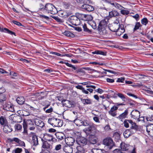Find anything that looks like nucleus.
I'll return each mask as SVG.
<instances>
[{
  "label": "nucleus",
  "instance_id": "72a5a7b5",
  "mask_svg": "<svg viewBox=\"0 0 153 153\" xmlns=\"http://www.w3.org/2000/svg\"><path fill=\"white\" fill-rule=\"evenodd\" d=\"M119 15V13L115 10H113L109 12V16L111 17L118 16Z\"/></svg>",
  "mask_w": 153,
  "mask_h": 153
},
{
  "label": "nucleus",
  "instance_id": "1a4fd4ad",
  "mask_svg": "<svg viewBox=\"0 0 153 153\" xmlns=\"http://www.w3.org/2000/svg\"><path fill=\"white\" fill-rule=\"evenodd\" d=\"M76 142L80 146H83L86 145L87 143V139L83 137H80L77 138Z\"/></svg>",
  "mask_w": 153,
  "mask_h": 153
},
{
  "label": "nucleus",
  "instance_id": "f3484780",
  "mask_svg": "<svg viewBox=\"0 0 153 153\" xmlns=\"http://www.w3.org/2000/svg\"><path fill=\"white\" fill-rule=\"evenodd\" d=\"M3 131L6 133H8L12 131V129L10 125L5 124L3 128Z\"/></svg>",
  "mask_w": 153,
  "mask_h": 153
},
{
  "label": "nucleus",
  "instance_id": "6e6d98bb",
  "mask_svg": "<svg viewBox=\"0 0 153 153\" xmlns=\"http://www.w3.org/2000/svg\"><path fill=\"white\" fill-rule=\"evenodd\" d=\"M25 105L26 106V107L28 109H30V110L33 111H34L35 109V108L33 106H32L27 104H25Z\"/></svg>",
  "mask_w": 153,
  "mask_h": 153
},
{
  "label": "nucleus",
  "instance_id": "ddd939ff",
  "mask_svg": "<svg viewBox=\"0 0 153 153\" xmlns=\"http://www.w3.org/2000/svg\"><path fill=\"white\" fill-rule=\"evenodd\" d=\"M81 7L83 10L88 11H92L94 10V7L88 4H84L81 6Z\"/></svg>",
  "mask_w": 153,
  "mask_h": 153
},
{
  "label": "nucleus",
  "instance_id": "dca6fc26",
  "mask_svg": "<svg viewBox=\"0 0 153 153\" xmlns=\"http://www.w3.org/2000/svg\"><path fill=\"white\" fill-rule=\"evenodd\" d=\"M62 103L64 106L68 108H71L74 106L73 102L68 100H64L62 102Z\"/></svg>",
  "mask_w": 153,
  "mask_h": 153
},
{
  "label": "nucleus",
  "instance_id": "49530a36",
  "mask_svg": "<svg viewBox=\"0 0 153 153\" xmlns=\"http://www.w3.org/2000/svg\"><path fill=\"white\" fill-rule=\"evenodd\" d=\"M20 119V117L18 115H15L13 122L18 123L19 122V120Z\"/></svg>",
  "mask_w": 153,
  "mask_h": 153
},
{
  "label": "nucleus",
  "instance_id": "c756f323",
  "mask_svg": "<svg viewBox=\"0 0 153 153\" xmlns=\"http://www.w3.org/2000/svg\"><path fill=\"white\" fill-rule=\"evenodd\" d=\"M17 102L20 105H22L24 104L25 100L24 97L22 96L18 97L16 99Z\"/></svg>",
  "mask_w": 153,
  "mask_h": 153
},
{
  "label": "nucleus",
  "instance_id": "8fccbe9b",
  "mask_svg": "<svg viewBox=\"0 0 153 153\" xmlns=\"http://www.w3.org/2000/svg\"><path fill=\"white\" fill-rule=\"evenodd\" d=\"M22 125L19 124H16L15 126V128L16 130H20L22 129Z\"/></svg>",
  "mask_w": 153,
  "mask_h": 153
},
{
  "label": "nucleus",
  "instance_id": "e433bc0d",
  "mask_svg": "<svg viewBox=\"0 0 153 153\" xmlns=\"http://www.w3.org/2000/svg\"><path fill=\"white\" fill-rule=\"evenodd\" d=\"M81 100L83 103L84 105L90 104L92 103L91 100L89 99H83L81 98Z\"/></svg>",
  "mask_w": 153,
  "mask_h": 153
},
{
  "label": "nucleus",
  "instance_id": "58836bf2",
  "mask_svg": "<svg viewBox=\"0 0 153 153\" xmlns=\"http://www.w3.org/2000/svg\"><path fill=\"white\" fill-rule=\"evenodd\" d=\"M62 33L64 35L68 37H74V35L73 33L68 31H65Z\"/></svg>",
  "mask_w": 153,
  "mask_h": 153
},
{
  "label": "nucleus",
  "instance_id": "7ed1b4c3",
  "mask_svg": "<svg viewBox=\"0 0 153 153\" xmlns=\"http://www.w3.org/2000/svg\"><path fill=\"white\" fill-rule=\"evenodd\" d=\"M45 9L48 13L55 15L57 13V10L54 5L51 4H47L45 6Z\"/></svg>",
  "mask_w": 153,
  "mask_h": 153
},
{
  "label": "nucleus",
  "instance_id": "6ab92c4d",
  "mask_svg": "<svg viewBox=\"0 0 153 153\" xmlns=\"http://www.w3.org/2000/svg\"><path fill=\"white\" fill-rule=\"evenodd\" d=\"M44 138L45 140L49 141H54L55 139L53 137L52 135L46 134L45 135Z\"/></svg>",
  "mask_w": 153,
  "mask_h": 153
},
{
  "label": "nucleus",
  "instance_id": "3c124183",
  "mask_svg": "<svg viewBox=\"0 0 153 153\" xmlns=\"http://www.w3.org/2000/svg\"><path fill=\"white\" fill-rule=\"evenodd\" d=\"M131 120H125L123 122L124 126L126 128H128L129 127V121Z\"/></svg>",
  "mask_w": 153,
  "mask_h": 153
},
{
  "label": "nucleus",
  "instance_id": "b1692460",
  "mask_svg": "<svg viewBox=\"0 0 153 153\" xmlns=\"http://www.w3.org/2000/svg\"><path fill=\"white\" fill-rule=\"evenodd\" d=\"M152 124H149L147 125L146 126V131L150 135H151V134L152 133L153 131V126Z\"/></svg>",
  "mask_w": 153,
  "mask_h": 153
},
{
  "label": "nucleus",
  "instance_id": "603ef678",
  "mask_svg": "<svg viewBox=\"0 0 153 153\" xmlns=\"http://www.w3.org/2000/svg\"><path fill=\"white\" fill-rule=\"evenodd\" d=\"M141 26V25L139 22H137L134 29V31L139 29V27Z\"/></svg>",
  "mask_w": 153,
  "mask_h": 153
},
{
  "label": "nucleus",
  "instance_id": "c03bdc74",
  "mask_svg": "<svg viewBox=\"0 0 153 153\" xmlns=\"http://www.w3.org/2000/svg\"><path fill=\"white\" fill-rule=\"evenodd\" d=\"M6 98L5 96L2 94H0V102H2L3 101L6 100Z\"/></svg>",
  "mask_w": 153,
  "mask_h": 153
},
{
  "label": "nucleus",
  "instance_id": "79ce46f5",
  "mask_svg": "<svg viewBox=\"0 0 153 153\" xmlns=\"http://www.w3.org/2000/svg\"><path fill=\"white\" fill-rule=\"evenodd\" d=\"M82 26L83 28V30L84 31L88 32L89 33L91 32V31L88 29L86 24L84 23V24H82Z\"/></svg>",
  "mask_w": 153,
  "mask_h": 153
},
{
  "label": "nucleus",
  "instance_id": "7c9ffc66",
  "mask_svg": "<svg viewBox=\"0 0 153 153\" xmlns=\"http://www.w3.org/2000/svg\"><path fill=\"white\" fill-rule=\"evenodd\" d=\"M128 111L127 110H126L125 111L120 114L117 117L118 118L122 120L123 119L125 118L128 115Z\"/></svg>",
  "mask_w": 153,
  "mask_h": 153
},
{
  "label": "nucleus",
  "instance_id": "0eeeda50",
  "mask_svg": "<svg viewBox=\"0 0 153 153\" xmlns=\"http://www.w3.org/2000/svg\"><path fill=\"white\" fill-rule=\"evenodd\" d=\"M103 1L105 2L110 4L114 6L116 8L119 10H122L123 8H124L122 6L114 1L108 0H103Z\"/></svg>",
  "mask_w": 153,
  "mask_h": 153
},
{
  "label": "nucleus",
  "instance_id": "680f3d73",
  "mask_svg": "<svg viewBox=\"0 0 153 153\" xmlns=\"http://www.w3.org/2000/svg\"><path fill=\"white\" fill-rule=\"evenodd\" d=\"M10 75L11 76V77L13 78H15V77L17 76L16 74L13 71L10 72Z\"/></svg>",
  "mask_w": 153,
  "mask_h": 153
},
{
  "label": "nucleus",
  "instance_id": "aec40b11",
  "mask_svg": "<svg viewBox=\"0 0 153 153\" xmlns=\"http://www.w3.org/2000/svg\"><path fill=\"white\" fill-rule=\"evenodd\" d=\"M27 128L31 131L33 130L35 128V125L31 120H28Z\"/></svg>",
  "mask_w": 153,
  "mask_h": 153
},
{
  "label": "nucleus",
  "instance_id": "e2e57ef3",
  "mask_svg": "<svg viewBox=\"0 0 153 153\" xmlns=\"http://www.w3.org/2000/svg\"><path fill=\"white\" fill-rule=\"evenodd\" d=\"M91 27L94 29H95L97 28V25L96 23L93 22H92L91 23Z\"/></svg>",
  "mask_w": 153,
  "mask_h": 153
},
{
  "label": "nucleus",
  "instance_id": "5701e85b",
  "mask_svg": "<svg viewBox=\"0 0 153 153\" xmlns=\"http://www.w3.org/2000/svg\"><path fill=\"white\" fill-rule=\"evenodd\" d=\"M13 141L19 144V145L24 147L25 146V143L20 140L18 138L16 137L13 138Z\"/></svg>",
  "mask_w": 153,
  "mask_h": 153
},
{
  "label": "nucleus",
  "instance_id": "4d7b16f0",
  "mask_svg": "<svg viewBox=\"0 0 153 153\" xmlns=\"http://www.w3.org/2000/svg\"><path fill=\"white\" fill-rule=\"evenodd\" d=\"M121 13L123 15H128L129 13V11L127 10H123V9L120 11Z\"/></svg>",
  "mask_w": 153,
  "mask_h": 153
},
{
  "label": "nucleus",
  "instance_id": "0e129e2a",
  "mask_svg": "<svg viewBox=\"0 0 153 153\" xmlns=\"http://www.w3.org/2000/svg\"><path fill=\"white\" fill-rule=\"evenodd\" d=\"M12 22L14 24L17 25L18 26H21L22 25V24L20 22L16 21L13 20L12 21Z\"/></svg>",
  "mask_w": 153,
  "mask_h": 153
},
{
  "label": "nucleus",
  "instance_id": "052dcab7",
  "mask_svg": "<svg viewBox=\"0 0 153 153\" xmlns=\"http://www.w3.org/2000/svg\"><path fill=\"white\" fill-rule=\"evenodd\" d=\"M22 149L17 148L15 149L14 152L15 153H20L22 152Z\"/></svg>",
  "mask_w": 153,
  "mask_h": 153
},
{
  "label": "nucleus",
  "instance_id": "2eb2a0df",
  "mask_svg": "<svg viewBox=\"0 0 153 153\" xmlns=\"http://www.w3.org/2000/svg\"><path fill=\"white\" fill-rule=\"evenodd\" d=\"M42 147L44 149H46V151H50L52 148V145L45 141H43Z\"/></svg>",
  "mask_w": 153,
  "mask_h": 153
},
{
  "label": "nucleus",
  "instance_id": "cd10ccee",
  "mask_svg": "<svg viewBox=\"0 0 153 153\" xmlns=\"http://www.w3.org/2000/svg\"><path fill=\"white\" fill-rule=\"evenodd\" d=\"M79 16L82 17V18L84 19H88L89 21L93 19V17L90 15H85L84 14H80Z\"/></svg>",
  "mask_w": 153,
  "mask_h": 153
},
{
  "label": "nucleus",
  "instance_id": "39448f33",
  "mask_svg": "<svg viewBox=\"0 0 153 153\" xmlns=\"http://www.w3.org/2000/svg\"><path fill=\"white\" fill-rule=\"evenodd\" d=\"M104 144L107 146L109 149L114 146L113 141L110 137H107L105 139L103 140Z\"/></svg>",
  "mask_w": 153,
  "mask_h": 153
},
{
  "label": "nucleus",
  "instance_id": "4be33fe9",
  "mask_svg": "<svg viewBox=\"0 0 153 153\" xmlns=\"http://www.w3.org/2000/svg\"><path fill=\"white\" fill-rule=\"evenodd\" d=\"M5 109L9 111L13 112L14 111L13 105L11 104H6L5 105Z\"/></svg>",
  "mask_w": 153,
  "mask_h": 153
},
{
  "label": "nucleus",
  "instance_id": "de8ad7c7",
  "mask_svg": "<svg viewBox=\"0 0 153 153\" xmlns=\"http://www.w3.org/2000/svg\"><path fill=\"white\" fill-rule=\"evenodd\" d=\"M51 16L52 18L54 19L57 22H59L61 23L63 22V21L60 19L59 18L58 16L56 17L53 16Z\"/></svg>",
  "mask_w": 153,
  "mask_h": 153
},
{
  "label": "nucleus",
  "instance_id": "c9c22d12",
  "mask_svg": "<svg viewBox=\"0 0 153 153\" xmlns=\"http://www.w3.org/2000/svg\"><path fill=\"white\" fill-rule=\"evenodd\" d=\"M98 29L100 31V34L102 35H105L108 33V31L105 27H102Z\"/></svg>",
  "mask_w": 153,
  "mask_h": 153
},
{
  "label": "nucleus",
  "instance_id": "a211bd4d",
  "mask_svg": "<svg viewBox=\"0 0 153 153\" xmlns=\"http://www.w3.org/2000/svg\"><path fill=\"white\" fill-rule=\"evenodd\" d=\"M34 123L36 125L41 128L43 127L44 126V123L39 119H35L34 120Z\"/></svg>",
  "mask_w": 153,
  "mask_h": 153
},
{
  "label": "nucleus",
  "instance_id": "c85d7f7f",
  "mask_svg": "<svg viewBox=\"0 0 153 153\" xmlns=\"http://www.w3.org/2000/svg\"><path fill=\"white\" fill-rule=\"evenodd\" d=\"M130 130L127 129L123 133L124 137L127 138L132 135L133 133Z\"/></svg>",
  "mask_w": 153,
  "mask_h": 153
},
{
  "label": "nucleus",
  "instance_id": "f8f14e48",
  "mask_svg": "<svg viewBox=\"0 0 153 153\" xmlns=\"http://www.w3.org/2000/svg\"><path fill=\"white\" fill-rule=\"evenodd\" d=\"M132 118H133L135 119H138L139 121L140 120L139 119L140 118V112L137 110H133L131 114Z\"/></svg>",
  "mask_w": 153,
  "mask_h": 153
},
{
  "label": "nucleus",
  "instance_id": "5fc2aeb1",
  "mask_svg": "<svg viewBox=\"0 0 153 153\" xmlns=\"http://www.w3.org/2000/svg\"><path fill=\"white\" fill-rule=\"evenodd\" d=\"M5 119L2 116L0 117V123L2 125H3L5 123Z\"/></svg>",
  "mask_w": 153,
  "mask_h": 153
},
{
  "label": "nucleus",
  "instance_id": "13d9d810",
  "mask_svg": "<svg viewBox=\"0 0 153 153\" xmlns=\"http://www.w3.org/2000/svg\"><path fill=\"white\" fill-rule=\"evenodd\" d=\"M141 22L142 24L146 25L148 23V20L146 18H144L142 19Z\"/></svg>",
  "mask_w": 153,
  "mask_h": 153
},
{
  "label": "nucleus",
  "instance_id": "f704fd0d",
  "mask_svg": "<svg viewBox=\"0 0 153 153\" xmlns=\"http://www.w3.org/2000/svg\"><path fill=\"white\" fill-rule=\"evenodd\" d=\"M55 135L57 139L59 140H62L64 139L65 135L64 134L62 133L58 132L55 134Z\"/></svg>",
  "mask_w": 153,
  "mask_h": 153
},
{
  "label": "nucleus",
  "instance_id": "2f4dec72",
  "mask_svg": "<svg viewBox=\"0 0 153 153\" xmlns=\"http://www.w3.org/2000/svg\"><path fill=\"white\" fill-rule=\"evenodd\" d=\"M32 142L33 146H36L38 144V137L36 135H33L32 136Z\"/></svg>",
  "mask_w": 153,
  "mask_h": 153
},
{
  "label": "nucleus",
  "instance_id": "bb28decb",
  "mask_svg": "<svg viewBox=\"0 0 153 153\" xmlns=\"http://www.w3.org/2000/svg\"><path fill=\"white\" fill-rule=\"evenodd\" d=\"M59 16L64 18L67 17L69 15L68 14L66 11L61 10L59 12Z\"/></svg>",
  "mask_w": 153,
  "mask_h": 153
},
{
  "label": "nucleus",
  "instance_id": "20e7f679",
  "mask_svg": "<svg viewBox=\"0 0 153 153\" xmlns=\"http://www.w3.org/2000/svg\"><path fill=\"white\" fill-rule=\"evenodd\" d=\"M74 123L78 126H88L91 123H90L89 121L87 120H83L76 119L74 120Z\"/></svg>",
  "mask_w": 153,
  "mask_h": 153
},
{
  "label": "nucleus",
  "instance_id": "f03ea898",
  "mask_svg": "<svg viewBox=\"0 0 153 153\" xmlns=\"http://www.w3.org/2000/svg\"><path fill=\"white\" fill-rule=\"evenodd\" d=\"M48 122L53 127H61L63 123L62 120L54 117L50 118Z\"/></svg>",
  "mask_w": 153,
  "mask_h": 153
},
{
  "label": "nucleus",
  "instance_id": "09e8293b",
  "mask_svg": "<svg viewBox=\"0 0 153 153\" xmlns=\"http://www.w3.org/2000/svg\"><path fill=\"white\" fill-rule=\"evenodd\" d=\"M38 17L43 20H48L49 19V17L48 16L43 15H39Z\"/></svg>",
  "mask_w": 153,
  "mask_h": 153
},
{
  "label": "nucleus",
  "instance_id": "473e14b6",
  "mask_svg": "<svg viewBox=\"0 0 153 153\" xmlns=\"http://www.w3.org/2000/svg\"><path fill=\"white\" fill-rule=\"evenodd\" d=\"M121 149L123 151H126L128 150L129 145L126 144L125 143H122L120 145Z\"/></svg>",
  "mask_w": 153,
  "mask_h": 153
},
{
  "label": "nucleus",
  "instance_id": "338daca9",
  "mask_svg": "<svg viewBox=\"0 0 153 153\" xmlns=\"http://www.w3.org/2000/svg\"><path fill=\"white\" fill-rule=\"evenodd\" d=\"M93 119L97 123H99L100 122L99 118L97 117H93Z\"/></svg>",
  "mask_w": 153,
  "mask_h": 153
},
{
  "label": "nucleus",
  "instance_id": "f257e3e1",
  "mask_svg": "<svg viewBox=\"0 0 153 153\" xmlns=\"http://www.w3.org/2000/svg\"><path fill=\"white\" fill-rule=\"evenodd\" d=\"M97 125L92 123L88 128L83 130L86 135L89 136V141L92 144H96L97 141L96 134L99 131L97 129Z\"/></svg>",
  "mask_w": 153,
  "mask_h": 153
},
{
  "label": "nucleus",
  "instance_id": "412c9836",
  "mask_svg": "<svg viewBox=\"0 0 153 153\" xmlns=\"http://www.w3.org/2000/svg\"><path fill=\"white\" fill-rule=\"evenodd\" d=\"M71 146L68 145L64 147L63 150L66 153H72L73 152V149Z\"/></svg>",
  "mask_w": 153,
  "mask_h": 153
},
{
  "label": "nucleus",
  "instance_id": "37998d69",
  "mask_svg": "<svg viewBox=\"0 0 153 153\" xmlns=\"http://www.w3.org/2000/svg\"><path fill=\"white\" fill-rule=\"evenodd\" d=\"M27 126L28 121L27 122V123L25 122H24L23 124V127L24 129V133H27V128H28Z\"/></svg>",
  "mask_w": 153,
  "mask_h": 153
},
{
  "label": "nucleus",
  "instance_id": "a878e982",
  "mask_svg": "<svg viewBox=\"0 0 153 153\" xmlns=\"http://www.w3.org/2000/svg\"><path fill=\"white\" fill-rule=\"evenodd\" d=\"M129 124L130 125V128L131 129L137 130L138 128V126L136 125L135 122L131 120L129 121Z\"/></svg>",
  "mask_w": 153,
  "mask_h": 153
},
{
  "label": "nucleus",
  "instance_id": "bf43d9fd",
  "mask_svg": "<svg viewBox=\"0 0 153 153\" xmlns=\"http://www.w3.org/2000/svg\"><path fill=\"white\" fill-rule=\"evenodd\" d=\"M97 54H100L104 56H105L106 55V53L105 52H104L101 51H97Z\"/></svg>",
  "mask_w": 153,
  "mask_h": 153
},
{
  "label": "nucleus",
  "instance_id": "774afa93",
  "mask_svg": "<svg viewBox=\"0 0 153 153\" xmlns=\"http://www.w3.org/2000/svg\"><path fill=\"white\" fill-rule=\"evenodd\" d=\"M113 153H122L121 150L119 149H117L114 150L113 152Z\"/></svg>",
  "mask_w": 153,
  "mask_h": 153
},
{
  "label": "nucleus",
  "instance_id": "a19ab883",
  "mask_svg": "<svg viewBox=\"0 0 153 153\" xmlns=\"http://www.w3.org/2000/svg\"><path fill=\"white\" fill-rule=\"evenodd\" d=\"M82 146L79 145V146L77 147V152H79L80 153H84L85 152V149L84 147Z\"/></svg>",
  "mask_w": 153,
  "mask_h": 153
},
{
  "label": "nucleus",
  "instance_id": "a18cd8bd",
  "mask_svg": "<svg viewBox=\"0 0 153 153\" xmlns=\"http://www.w3.org/2000/svg\"><path fill=\"white\" fill-rule=\"evenodd\" d=\"M117 95L119 97L121 98L123 101L124 102L126 101V98L123 94L120 93H118Z\"/></svg>",
  "mask_w": 153,
  "mask_h": 153
},
{
  "label": "nucleus",
  "instance_id": "9d476101",
  "mask_svg": "<svg viewBox=\"0 0 153 153\" xmlns=\"http://www.w3.org/2000/svg\"><path fill=\"white\" fill-rule=\"evenodd\" d=\"M118 109V107L114 105L111 107L110 111H108L109 114L113 117H115L117 115V110Z\"/></svg>",
  "mask_w": 153,
  "mask_h": 153
},
{
  "label": "nucleus",
  "instance_id": "4c0bfd02",
  "mask_svg": "<svg viewBox=\"0 0 153 153\" xmlns=\"http://www.w3.org/2000/svg\"><path fill=\"white\" fill-rule=\"evenodd\" d=\"M104 152V150L98 149H93L91 150L93 153H103Z\"/></svg>",
  "mask_w": 153,
  "mask_h": 153
},
{
  "label": "nucleus",
  "instance_id": "423d86ee",
  "mask_svg": "<svg viewBox=\"0 0 153 153\" xmlns=\"http://www.w3.org/2000/svg\"><path fill=\"white\" fill-rule=\"evenodd\" d=\"M69 22L72 25H78L79 24L80 20L76 16H70L69 19Z\"/></svg>",
  "mask_w": 153,
  "mask_h": 153
},
{
  "label": "nucleus",
  "instance_id": "9b49d317",
  "mask_svg": "<svg viewBox=\"0 0 153 153\" xmlns=\"http://www.w3.org/2000/svg\"><path fill=\"white\" fill-rule=\"evenodd\" d=\"M117 29V30L115 31L116 34L117 36H120L125 31L124 25L123 24H121L119 27V28Z\"/></svg>",
  "mask_w": 153,
  "mask_h": 153
},
{
  "label": "nucleus",
  "instance_id": "864d4df0",
  "mask_svg": "<svg viewBox=\"0 0 153 153\" xmlns=\"http://www.w3.org/2000/svg\"><path fill=\"white\" fill-rule=\"evenodd\" d=\"M65 64L68 66L72 68L74 70H76L77 69L74 66V65L71 64L67 62H65Z\"/></svg>",
  "mask_w": 153,
  "mask_h": 153
},
{
  "label": "nucleus",
  "instance_id": "69168bd1",
  "mask_svg": "<svg viewBox=\"0 0 153 153\" xmlns=\"http://www.w3.org/2000/svg\"><path fill=\"white\" fill-rule=\"evenodd\" d=\"M95 91L100 94H102L104 92L100 88H98L97 89L95 90Z\"/></svg>",
  "mask_w": 153,
  "mask_h": 153
},
{
  "label": "nucleus",
  "instance_id": "6e6552de",
  "mask_svg": "<svg viewBox=\"0 0 153 153\" xmlns=\"http://www.w3.org/2000/svg\"><path fill=\"white\" fill-rule=\"evenodd\" d=\"M116 21L117 22H114L109 27V29L112 31H116L117 30V29L119 28L120 26L121 25L119 23L118 21L116 20Z\"/></svg>",
  "mask_w": 153,
  "mask_h": 153
},
{
  "label": "nucleus",
  "instance_id": "393cba45",
  "mask_svg": "<svg viewBox=\"0 0 153 153\" xmlns=\"http://www.w3.org/2000/svg\"><path fill=\"white\" fill-rule=\"evenodd\" d=\"M107 24V22L105 19L102 20L100 22L98 26V28L105 27Z\"/></svg>",
  "mask_w": 153,
  "mask_h": 153
},
{
  "label": "nucleus",
  "instance_id": "4468645a",
  "mask_svg": "<svg viewBox=\"0 0 153 153\" xmlns=\"http://www.w3.org/2000/svg\"><path fill=\"white\" fill-rule=\"evenodd\" d=\"M75 141L74 139L71 137H68L65 139V143L67 145L69 146H73Z\"/></svg>",
  "mask_w": 153,
  "mask_h": 153
},
{
  "label": "nucleus",
  "instance_id": "ea45409f",
  "mask_svg": "<svg viewBox=\"0 0 153 153\" xmlns=\"http://www.w3.org/2000/svg\"><path fill=\"white\" fill-rule=\"evenodd\" d=\"M49 106V105H47L45 107L43 108V110L46 113H49L52 112L53 111V108L51 107L49 109H46V108Z\"/></svg>",
  "mask_w": 153,
  "mask_h": 153
}]
</instances>
